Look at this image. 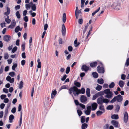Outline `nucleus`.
<instances>
[{"mask_svg": "<svg viewBox=\"0 0 129 129\" xmlns=\"http://www.w3.org/2000/svg\"><path fill=\"white\" fill-rule=\"evenodd\" d=\"M69 91L70 94L71 95L73 98L74 99L72 92L73 93L74 95L76 96L81 93L82 94H84L85 93V90L83 87L80 90L78 89L76 86H74L71 87L69 89Z\"/></svg>", "mask_w": 129, "mask_h": 129, "instance_id": "1", "label": "nucleus"}, {"mask_svg": "<svg viewBox=\"0 0 129 129\" xmlns=\"http://www.w3.org/2000/svg\"><path fill=\"white\" fill-rule=\"evenodd\" d=\"M109 102V100L106 98H104L103 96L98 98L97 101V103L100 105H103V103H106L107 105Z\"/></svg>", "mask_w": 129, "mask_h": 129, "instance_id": "2", "label": "nucleus"}, {"mask_svg": "<svg viewBox=\"0 0 129 129\" xmlns=\"http://www.w3.org/2000/svg\"><path fill=\"white\" fill-rule=\"evenodd\" d=\"M123 99L122 96L120 94H118L117 96H115L110 101V102L111 103H113L116 101L117 102H121Z\"/></svg>", "mask_w": 129, "mask_h": 129, "instance_id": "3", "label": "nucleus"}, {"mask_svg": "<svg viewBox=\"0 0 129 129\" xmlns=\"http://www.w3.org/2000/svg\"><path fill=\"white\" fill-rule=\"evenodd\" d=\"M112 7L114 9L118 10L120 9V4L118 3H114L112 5Z\"/></svg>", "mask_w": 129, "mask_h": 129, "instance_id": "4", "label": "nucleus"}, {"mask_svg": "<svg viewBox=\"0 0 129 129\" xmlns=\"http://www.w3.org/2000/svg\"><path fill=\"white\" fill-rule=\"evenodd\" d=\"M128 115L126 111L124 113L123 120L125 123H126L127 122L128 119Z\"/></svg>", "mask_w": 129, "mask_h": 129, "instance_id": "5", "label": "nucleus"}, {"mask_svg": "<svg viewBox=\"0 0 129 129\" xmlns=\"http://www.w3.org/2000/svg\"><path fill=\"white\" fill-rule=\"evenodd\" d=\"M97 71L99 73H104L105 72V70L104 68L103 67H100V66H98L97 67Z\"/></svg>", "mask_w": 129, "mask_h": 129, "instance_id": "6", "label": "nucleus"}, {"mask_svg": "<svg viewBox=\"0 0 129 129\" xmlns=\"http://www.w3.org/2000/svg\"><path fill=\"white\" fill-rule=\"evenodd\" d=\"M81 69L82 71L87 72L89 70V67L87 66L86 64H84L82 66Z\"/></svg>", "mask_w": 129, "mask_h": 129, "instance_id": "7", "label": "nucleus"}, {"mask_svg": "<svg viewBox=\"0 0 129 129\" xmlns=\"http://www.w3.org/2000/svg\"><path fill=\"white\" fill-rule=\"evenodd\" d=\"M98 105L95 102H93L92 103L91 105V106L92 111L95 110L97 108Z\"/></svg>", "mask_w": 129, "mask_h": 129, "instance_id": "8", "label": "nucleus"}, {"mask_svg": "<svg viewBox=\"0 0 129 129\" xmlns=\"http://www.w3.org/2000/svg\"><path fill=\"white\" fill-rule=\"evenodd\" d=\"M16 24L15 21V20H13L12 21L11 24L8 26V28L11 29L13 28Z\"/></svg>", "mask_w": 129, "mask_h": 129, "instance_id": "9", "label": "nucleus"}, {"mask_svg": "<svg viewBox=\"0 0 129 129\" xmlns=\"http://www.w3.org/2000/svg\"><path fill=\"white\" fill-rule=\"evenodd\" d=\"M111 123L115 127H118L119 123L117 121L115 120H112L111 121Z\"/></svg>", "mask_w": 129, "mask_h": 129, "instance_id": "10", "label": "nucleus"}, {"mask_svg": "<svg viewBox=\"0 0 129 129\" xmlns=\"http://www.w3.org/2000/svg\"><path fill=\"white\" fill-rule=\"evenodd\" d=\"M66 29L64 25L63 24L62 26V34L63 36H64L66 34Z\"/></svg>", "mask_w": 129, "mask_h": 129, "instance_id": "11", "label": "nucleus"}, {"mask_svg": "<svg viewBox=\"0 0 129 129\" xmlns=\"http://www.w3.org/2000/svg\"><path fill=\"white\" fill-rule=\"evenodd\" d=\"M80 100L82 103H84L87 100V98L86 96L84 95H82L80 97Z\"/></svg>", "mask_w": 129, "mask_h": 129, "instance_id": "12", "label": "nucleus"}, {"mask_svg": "<svg viewBox=\"0 0 129 129\" xmlns=\"http://www.w3.org/2000/svg\"><path fill=\"white\" fill-rule=\"evenodd\" d=\"M11 37L9 35L5 36L3 37V40L6 42H9L10 40Z\"/></svg>", "mask_w": 129, "mask_h": 129, "instance_id": "13", "label": "nucleus"}, {"mask_svg": "<svg viewBox=\"0 0 129 129\" xmlns=\"http://www.w3.org/2000/svg\"><path fill=\"white\" fill-rule=\"evenodd\" d=\"M113 93L112 91L107 93L105 96V97L108 99H110L113 96Z\"/></svg>", "mask_w": 129, "mask_h": 129, "instance_id": "14", "label": "nucleus"}, {"mask_svg": "<svg viewBox=\"0 0 129 129\" xmlns=\"http://www.w3.org/2000/svg\"><path fill=\"white\" fill-rule=\"evenodd\" d=\"M7 11L5 12L4 15L6 16H8L10 12V8L6 6Z\"/></svg>", "mask_w": 129, "mask_h": 129, "instance_id": "15", "label": "nucleus"}, {"mask_svg": "<svg viewBox=\"0 0 129 129\" xmlns=\"http://www.w3.org/2000/svg\"><path fill=\"white\" fill-rule=\"evenodd\" d=\"M97 64V62L96 61H95L91 63L90 64V67L92 68L95 67Z\"/></svg>", "mask_w": 129, "mask_h": 129, "instance_id": "16", "label": "nucleus"}, {"mask_svg": "<svg viewBox=\"0 0 129 129\" xmlns=\"http://www.w3.org/2000/svg\"><path fill=\"white\" fill-rule=\"evenodd\" d=\"M99 110H101V111L103 112H105V110L104 108V106L103 105H100L99 107Z\"/></svg>", "mask_w": 129, "mask_h": 129, "instance_id": "17", "label": "nucleus"}, {"mask_svg": "<svg viewBox=\"0 0 129 129\" xmlns=\"http://www.w3.org/2000/svg\"><path fill=\"white\" fill-rule=\"evenodd\" d=\"M111 118L112 119H117L119 118L118 115L113 114L111 116Z\"/></svg>", "mask_w": 129, "mask_h": 129, "instance_id": "18", "label": "nucleus"}, {"mask_svg": "<svg viewBox=\"0 0 129 129\" xmlns=\"http://www.w3.org/2000/svg\"><path fill=\"white\" fill-rule=\"evenodd\" d=\"M74 84L76 86L78 87H79L81 86L80 83L78 82H77L76 80H75L74 82Z\"/></svg>", "mask_w": 129, "mask_h": 129, "instance_id": "19", "label": "nucleus"}, {"mask_svg": "<svg viewBox=\"0 0 129 129\" xmlns=\"http://www.w3.org/2000/svg\"><path fill=\"white\" fill-rule=\"evenodd\" d=\"M90 89L89 88H87L86 89V94L87 96L88 97H89L90 96Z\"/></svg>", "mask_w": 129, "mask_h": 129, "instance_id": "20", "label": "nucleus"}, {"mask_svg": "<svg viewBox=\"0 0 129 129\" xmlns=\"http://www.w3.org/2000/svg\"><path fill=\"white\" fill-rule=\"evenodd\" d=\"M124 84V82L122 80H120L119 82V85L121 87H122Z\"/></svg>", "mask_w": 129, "mask_h": 129, "instance_id": "21", "label": "nucleus"}, {"mask_svg": "<svg viewBox=\"0 0 129 129\" xmlns=\"http://www.w3.org/2000/svg\"><path fill=\"white\" fill-rule=\"evenodd\" d=\"M14 117L13 115H11L9 116V122L11 123L12 122L13 120L14 119Z\"/></svg>", "mask_w": 129, "mask_h": 129, "instance_id": "22", "label": "nucleus"}, {"mask_svg": "<svg viewBox=\"0 0 129 129\" xmlns=\"http://www.w3.org/2000/svg\"><path fill=\"white\" fill-rule=\"evenodd\" d=\"M98 83L100 84H103L104 83V80L102 78L98 79L97 80Z\"/></svg>", "mask_w": 129, "mask_h": 129, "instance_id": "23", "label": "nucleus"}, {"mask_svg": "<svg viewBox=\"0 0 129 129\" xmlns=\"http://www.w3.org/2000/svg\"><path fill=\"white\" fill-rule=\"evenodd\" d=\"M66 20V14L64 13L63 14L62 17V20L64 23L65 22Z\"/></svg>", "mask_w": 129, "mask_h": 129, "instance_id": "24", "label": "nucleus"}, {"mask_svg": "<svg viewBox=\"0 0 129 129\" xmlns=\"http://www.w3.org/2000/svg\"><path fill=\"white\" fill-rule=\"evenodd\" d=\"M102 88V86L97 84V86L95 87V89L98 91H100Z\"/></svg>", "mask_w": 129, "mask_h": 129, "instance_id": "25", "label": "nucleus"}, {"mask_svg": "<svg viewBox=\"0 0 129 129\" xmlns=\"http://www.w3.org/2000/svg\"><path fill=\"white\" fill-rule=\"evenodd\" d=\"M88 125L86 123H84L82 124L81 126V128L82 129H86Z\"/></svg>", "mask_w": 129, "mask_h": 129, "instance_id": "26", "label": "nucleus"}, {"mask_svg": "<svg viewBox=\"0 0 129 129\" xmlns=\"http://www.w3.org/2000/svg\"><path fill=\"white\" fill-rule=\"evenodd\" d=\"M115 111L117 112H118L120 109V106L118 105H115Z\"/></svg>", "mask_w": 129, "mask_h": 129, "instance_id": "27", "label": "nucleus"}, {"mask_svg": "<svg viewBox=\"0 0 129 129\" xmlns=\"http://www.w3.org/2000/svg\"><path fill=\"white\" fill-rule=\"evenodd\" d=\"M129 66V58H127L126 60V62L125 63V66L127 67Z\"/></svg>", "mask_w": 129, "mask_h": 129, "instance_id": "28", "label": "nucleus"}, {"mask_svg": "<svg viewBox=\"0 0 129 129\" xmlns=\"http://www.w3.org/2000/svg\"><path fill=\"white\" fill-rule=\"evenodd\" d=\"M81 9L79 11L78 10V11H77V14H76V15H75L76 17V19H77L78 18L79 14L81 13Z\"/></svg>", "mask_w": 129, "mask_h": 129, "instance_id": "29", "label": "nucleus"}, {"mask_svg": "<svg viewBox=\"0 0 129 129\" xmlns=\"http://www.w3.org/2000/svg\"><path fill=\"white\" fill-rule=\"evenodd\" d=\"M92 75L93 76V77L95 78H97L98 77V74L96 72H93L92 73Z\"/></svg>", "mask_w": 129, "mask_h": 129, "instance_id": "30", "label": "nucleus"}, {"mask_svg": "<svg viewBox=\"0 0 129 129\" xmlns=\"http://www.w3.org/2000/svg\"><path fill=\"white\" fill-rule=\"evenodd\" d=\"M104 113V112L102 111L98 110L96 112V113L98 116H99L101 115L102 114Z\"/></svg>", "mask_w": 129, "mask_h": 129, "instance_id": "31", "label": "nucleus"}, {"mask_svg": "<svg viewBox=\"0 0 129 129\" xmlns=\"http://www.w3.org/2000/svg\"><path fill=\"white\" fill-rule=\"evenodd\" d=\"M37 62H38V64L37 67L38 68H41V63L40 61V59L38 58L37 60Z\"/></svg>", "mask_w": 129, "mask_h": 129, "instance_id": "32", "label": "nucleus"}, {"mask_svg": "<svg viewBox=\"0 0 129 129\" xmlns=\"http://www.w3.org/2000/svg\"><path fill=\"white\" fill-rule=\"evenodd\" d=\"M23 83L22 81H21L19 85V87L20 89H21L23 87Z\"/></svg>", "mask_w": 129, "mask_h": 129, "instance_id": "33", "label": "nucleus"}, {"mask_svg": "<svg viewBox=\"0 0 129 129\" xmlns=\"http://www.w3.org/2000/svg\"><path fill=\"white\" fill-rule=\"evenodd\" d=\"M16 15L18 19H19L21 17V16L19 13V11H17L16 13Z\"/></svg>", "mask_w": 129, "mask_h": 129, "instance_id": "34", "label": "nucleus"}, {"mask_svg": "<svg viewBox=\"0 0 129 129\" xmlns=\"http://www.w3.org/2000/svg\"><path fill=\"white\" fill-rule=\"evenodd\" d=\"M85 117L84 116H82L81 117V121L82 123H84L85 121Z\"/></svg>", "mask_w": 129, "mask_h": 129, "instance_id": "35", "label": "nucleus"}, {"mask_svg": "<svg viewBox=\"0 0 129 129\" xmlns=\"http://www.w3.org/2000/svg\"><path fill=\"white\" fill-rule=\"evenodd\" d=\"M74 44H75L74 46L76 47H77L80 44L79 42L77 43V39H76L74 42Z\"/></svg>", "mask_w": 129, "mask_h": 129, "instance_id": "36", "label": "nucleus"}, {"mask_svg": "<svg viewBox=\"0 0 129 129\" xmlns=\"http://www.w3.org/2000/svg\"><path fill=\"white\" fill-rule=\"evenodd\" d=\"M115 85V84L114 82H112L109 85V87L110 88H113Z\"/></svg>", "mask_w": 129, "mask_h": 129, "instance_id": "37", "label": "nucleus"}, {"mask_svg": "<svg viewBox=\"0 0 129 129\" xmlns=\"http://www.w3.org/2000/svg\"><path fill=\"white\" fill-rule=\"evenodd\" d=\"M103 91L104 93L106 94L110 92H111V91H110V89H106L105 90Z\"/></svg>", "mask_w": 129, "mask_h": 129, "instance_id": "38", "label": "nucleus"}, {"mask_svg": "<svg viewBox=\"0 0 129 129\" xmlns=\"http://www.w3.org/2000/svg\"><path fill=\"white\" fill-rule=\"evenodd\" d=\"M114 106L113 105H109L106 108V109L107 110H111L113 108Z\"/></svg>", "mask_w": 129, "mask_h": 129, "instance_id": "39", "label": "nucleus"}, {"mask_svg": "<svg viewBox=\"0 0 129 129\" xmlns=\"http://www.w3.org/2000/svg\"><path fill=\"white\" fill-rule=\"evenodd\" d=\"M17 63L14 64L12 66V69L13 70H15V68L17 67Z\"/></svg>", "mask_w": 129, "mask_h": 129, "instance_id": "40", "label": "nucleus"}, {"mask_svg": "<svg viewBox=\"0 0 129 129\" xmlns=\"http://www.w3.org/2000/svg\"><path fill=\"white\" fill-rule=\"evenodd\" d=\"M100 7H99L96 10H95L94 12H93L92 14V16H94L96 13H97L100 10Z\"/></svg>", "mask_w": 129, "mask_h": 129, "instance_id": "41", "label": "nucleus"}, {"mask_svg": "<svg viewBox=\"0 0 129 129\" xmlns=\"http://www.w3.org/2000/svg\"><path fill=\"white\" fill-rule=\"evenodd\" d=\"M31 3L32 4H33L31 7L32 9L34 11H35L36 10V7L35 4H33V3Z\"/></svg>", "mask_w": 129, "mask_h": 129, "instance_id": "42", "label": "nucleus"}, {"mask_svg": "<svg viewBox=\"0 0 129 129\" xmlns=\"http://www.w3.org/2000/svg\"><path fill=\"white\" fill-rule=\"evenodd\" d=\"M98 95L96 93L93 96L92 100H95L98 97Z\"/></svg>", "mask_w": 129, "mask_h": 129, "instance_id": "43", "label": "nucleus"}, {"mask_svg": "<svg viewBox=\"0 0 129 129\" xmlns=\"http://www.w3.org/2000/svg\"><path fill=\"white\" fill-rule=\"evenodd\" d=\"M19 29L20 26H18L15 28V31L16 33H18V31H19Z\"/></svg>", "mask_w": 129, "mask_h": 129, "instance_id": "44", "label": "nucleus"}, {"mask_svg": "<svg viewBox=\"0 0 129 129\" xmlns=\"http://www.w3.org/2000/svg\"><path fill=\"white\" fill-rule=\"evenodd\" d=\"M17 47L16 46H15L12 49V52L13 53H14L17 50Z\"/></svg>", "mask_w": 129, "mask_h": 129, "instance_id": "45", "label": "nucleus"}, {"mask_svg": "<svg viewBox=\"0 0 129 129\" xmlns=\"http://www.w3.org/2000/svg\"><path fill=\"white\" fill-rule=\"evenodd\" d=\"M70 70V68L69 67H68L67 68L66 70V74H68Z\"/></svg>", "mask_w": 129, "mask_h": 129, "instance_id": "46", "label": "nucleus"}, {"mask_svg": "<svg viewBox=\"0 0 129 129\" xmlns=\"http://www.w3.org/2000/svg\"><path fill=\"white\" fill-rule=\"evenodd\" d=\"M85 1V0H81V8H83L84 7V4Z\"/></svg>", "mask_w": 129, "mask_h": 129, "instance_id": "47", "label": "nucleus"}, {"mask_svg": "<svg viewBox=\"0 0 129 129\" xmlns=\"http://www.w3.org/2000/svg\"><path fill=\"white\" fill-rule=\"evenodd\" d=\"M77 111L78 115L79 116H80L82 114V112L81 110L78 109L77 110Z\"/></svg>", "mask_w": 129, "mask_h": 129, "instance_id": "48", "label": "nucleus"}, {"mask_svg": "<svg viewBox=\"0 0 129 129\" xmlns=\"http://www.w3.org/2000/svg\"><path fill=\"white\" fill-rule=\"evenodd\" d=\"M104 91H100L97 93L98 96L103 95H104Z\"/></svg>", "mask_w": 129, "mask_h": 129, "instance_id": "49", "label": "nucleus"}, {"mask_svg": "<svg viewBox=\"0 0 129 129\" xmlns=\"http://www.w3.org/2000/svg\"><path fill=\"white\" fill-rule=\"evenodd\" d=\"M15 73L14 72H11L9 73V75L12 77H14L15 75Z\"/></svg>", "mask_w": 129, "mask_h": 129, "instance_id": "50", "label": "nucleus"}, {"mask_svg": "<svg viewBox=\"0 0 129 129\" xmlns=\"http://www.w3.org/2000/svg\"><path fill=\"white\" fill-rule=\"evenodd\" d=\"M8 108H6L5 109V113L4 115V117H5L6 116H7L8 113Z\"/></svg>", "mask_w": 129, "mask_h": 129, "instance_id": "51", "label": "nucleus"}, {"mask_svg": "<svg viewBox=\"0 0 129 129\" xmlns=\"http://www.w3.org/2000/svg\"><path fill=\"white\" fill-rule=\"evenodd\" d=\"M6 95L5 94H2L0 96V98L1 99L3 100L6 98Z\"/></svg>", "mask_w": 129, "mask_h": 129, "instance_id": "52", "label": "nucleus"}, {"mask_svg": "<svg viewBox=\"0 0 129 129\" xmlns=\"http://www.w3.org/2000/svg\"><path fill=\"white\" fill-rule=\"evenodd\" d=\"M91 112L86 110L85 111L84 113L86 115H88L90 114Z\"/></svg>", "mask_w": 129, "mask_h": 129, "instance_id": "53", "label": "nucleus"}, {"mask_svg": "<svg viewBox=\"0 0 129 129\" xmlns=\"http://www.w3.org/2000/svg\"><path fill=\"white\" fill-rule=\"evenodd\" d=\"M126 77L125 75L123 74L121 75V78L122 79L124 80L125 79Z\"/></svg>", "mask_w": 129, "mask_h": 129, "instance_id": "54", "label": "nucleus"}, {"mask_svg": "<svg viewBox=\"0 0 129 129\" xmlns=\"http://www.w3.org/2000/svg\"><path fill=\"white\" fill-rule=\"evenodd\" d=\"M9 55L7 53H5L4 54V59H7L9 57Z\"/></svg>", "mask_w": 129, "mask_h": 129, "instance_id": "55", "label": "nucleus"}, {"mask_svg": "<svg viewBox=\"0 0 129 129\" xmlns=\"http://www.w3.org/2000/svg\"><path fill=\"white\" fill-rule=\"evenodd\" d=\"M25 44H23L21 45V47L22 48V51H24L25 49Z\"/></svg>", "mask_w": 129, "mask_h": 129, "instance_id": "56", "label": "nucleus"}, {"mask_svg": "<svg viewBox=\"0 0 129 129\" xmlns=\"http://www.w3.org/2000/svg\"><path fill=\"white\" fill-rule=\"evenodd\" d=\"M87 110L91 111L92 110V108L91 106H88L87 107Z\"/></svg>", "mask_w": 129, "mask_h": 129, "instance_id": "57", "label": "nucleus"}, {"mask_svg": "<svg viewBox=\"0 0 129 129\" xmlns=\"http://www.w3.org/2000/svg\"><path fill=\"white\" fill-rule=\"evenodd\" d=\"M20 6L19 5H17L15 7V10H17L19 9L20 8Z\"/></svg>", "mask_w": 129, "mask_h": 129, "instance_id": "58", "label": "nucleus"}, {"mask_svg": "<svg viewBox=\"0 0 129 129\" xmlns=\"http://www.w3.org/2000/svg\"><path fill=\"white\" fill-rule=\"evenodd\" d=\"M4 70V67L3 66H2L1 67L0 69V74L2 73Z\"/></svg>", "mask_w": 129, "mask_h": 129, "instance_id": "59", "label": "nucleus"}, {"mask_svg": "<svg viewBox=\"0 0 129 129\" xmlns=\"http://www.w3.org/2000/svg\"><path fill=\"white\" fill-rule=\"evenodd\" d=\"M24 20L25 22H27L28 20V17L26 16H25L24 17Z\"/></svg>", "mask_w": 129, "mask_h": 129, "instance_id": "60", "label": "nucleus"}, {"mask_svg": "<svg viewBox=\"0 0 129 129\" xmlns=\"http://www.w3.org/2000/svg\"><path fill=\"white\" fill-rule=\"evenodd\" d=\"M68 49L70 52L72 51L73 50V47L72 46H69L68 47Z\"/></svg>", "mask_w": 129, "mask_h": 129, "instance_id": "61", "label": "nucleus"}, {"mask_svg": "<svg viewBox=\"0 0 129 129\" xmlns=\"http://www.w3.org/2000/svg\"><path fill=\"white\" fill-rule=\"evenodd\" d=\"M5 104L4 103H2L0 105V108L1 109H3L4 108Z\"/></svg>", "mask_w": 129, "mask_h": 129, "instance_id": "62", "label": "nucleus"}, {"mask_svg": "<svg viewBox=\"0 0 129 129\" xmlns=\"http://www.w3.org/2000/svg\"><path fill=\"white\" fill-rule=\"evenodd\" d=\"M11 112L13 113H14L16 112V108L15 107H14L13 108L11 111Z\"/></svg>", "mask_w": 129, "mask_h": 129, "instance_id": "63", "label": "nucleus"}, {"mask_svg": "<svg viewBox=\"0 0 129 129\" xmlns=\"http://www.w3.org/2000/svg\"><path fill=\"white\" fill-rule=\"evenodd\" d=\"M3 92L6 93H8V89L6 88H4L3 89Z\"/></svg>", "mask_w": 129, "mask_h": 129, "instance_id": "64", "label": "nucleus"}]
</instances>
